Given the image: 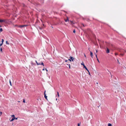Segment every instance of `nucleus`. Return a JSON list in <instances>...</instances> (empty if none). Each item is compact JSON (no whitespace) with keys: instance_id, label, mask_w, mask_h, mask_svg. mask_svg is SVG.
Returning <instances> with one entry per match:
<instances>
[{"instance_id":"f257e3e1","label":"nucleus","mask_w":126,"mask_h":126,"mask_svg":"<svg viewBox=\"0 0 126 126\" xmlns=\"http://www.w3.org/2000/svg\"><path fill=\"white\" fill-rule=\"evenodd\" d=\"M7 19H0V22H4L5 23H7Z\"/></svg>"},{"instance_id":"f03ea898","label":"nucleus","mask_w":126,"mask_h":126,"mask_svg":"<svg viewBox=\"0 0 126 126\" xmlns=\"http://www.w3.org/2000/svg\"><path fill=\"white\" fill-rule=\"evenodd\" d=\"M108 45H107V46H108V47H107V50H106V52L107 53H109L110 52V50L108 48V47H109V48H110V44H109Z\"/></svg>"},{"instance_id":"7ed1b4c3","label":"nucleus","mask_w":126,"mask_h":126,"mask_svg":"<svg viewBox=\"0 0 126 126\" xmlns=\"http://www.w3.org/2000/svg\"><path fill=\"white\" fill-rule=\"evenodd\" d=\"M81 64L83 66V68H84L85 69L87 70L88 72H89V70L87 69V68L85 66L83 63H81Z\"/></svg>"},{"instance_id":"20e7f679","label":"nucleus","mask_w":126,"mask_h":126,"mask_svg":"<svg viewBox=\"0 0 126 126\" xmlns=\"http://www.w3.org/2000/svg\"><path fill=\"white\" fill-rule=\"evenodd\" d=\"M12 117L13 118H12V119L10 120L11 121H12L14 120L15 119V117L14 115H12Z\"/></svg>"},{"instance_id":"39448f33","label":"nucleus","mask_w":126,"mask_h":126,"mask_svg":"<svg viewBox=\"0 0 126 126\" xmlns=\"http://www.w3.org/2000/svg\"><path fill=\"white\" fill-rule=\"evenodd\" d=\"M27 25H20L19 26V27L20 28H22L24 27H26L27 26Z\"/></svg>"},{"instance_id":"423d86ee","label":"nucleus","mask_w":126,"mask_h":126,"mask_svg":"<svg viewBox=\"0 0 126 126\" xmlns=\"http://www.w3.org/2000/svg\"><path fill=\"white\" fill-rule=\"evenodd\" d=\"M31 64L32 66L36 65L35 63H33V62L32 61H31Z\"/></svg>"},{"instance_id":"0eeeda50","label":"nucleus","mask_w":126,"mask_h":126,"mask_svg":"<svg viewBox=\"0 0 126 126\" xmlns=\"http://www.w3.org/2000/svg\"><path fill=\"white\" fill-rule=\"evenodd\" d=\"M45 93L46 91H45L44 92V97L46 99H47V96L46 95Z\"/></svg>"},{"instance_id":"6e6552de","label":"nucleus","mask_w":126,"mask_h":126,"mask_svg":"<svg viewBox=\"0 0 126 126\" xmlns=\"http://www.w3.org/2000/svg\"><path fill=\"white\" fill-rule=\"evenodd\" d=\"M69 58H70V59L72 60V61H73V60H74L75 58H73L72 57V56H70L69 57Z\"/></svg>"},{"instance_id":"1a4fd4ad","label":"nucleus","mask_w":126,"mask_h":126,"mask_svg":"<svg viewBox=\"0 0 126 126\" xmlns=\"http://www.w3.org/2000/svg\"><path fill=\"white\" fill-rule=\"evenodd\" d=\"M70 22L71 23V24L73 25L75 24V23L73 21L70 20Z\"/></svg>"},{"instance_id":"9d476101","label":"nucleus","mask_w":126,"mask_h":126,"mask_svg":"<svg viewBox=\"0 0 126 126\" xmlns=\"http://www.w3.org/2000/svg\"><path fill=\"white\" fill-rule=\"evenodd\" d=\"M57 95H56V97H57V98H58L59 97V93L58 92H57Z\"/></svg>"},{"instance_id":"9b49d317","label":"nucleus","mask_w":126,"mask_h":126,"mask_svg":"<svg viewBox=\"0 0 126 126\" xmlns=\"http://www.w3.org/2000/svg\"><path fill=\"white\" fill-rule=\"evenodd\" d=\"M35 5L38 6V5H40V4L39 3H35Z\"/></svg>"},{"instance_id":"f8f14e48","label":"nucleus","mask_w":126,"mask_h":126,"mask_svg":"<svg viewBox=\"0 0 126 126\" xmlns=\"http://www.w3.org/2000/svg\"><path fill=\"white\" fill-rule=\"evenodd\" d=\"M39 64V65H43V66H44V63H43V62L42 61L41 62V64Z\"/></svg>"},{"instance_id":"ddd939ff","label":"nucleus","mask_w":126,"mask_h":126,"mask_svg":"<svg viewBox=\"0 0 126 126\" xmlns=\"http://www.w3.org/2000/svg\"><path fill=\"white\" fill-rule=\"evenodd\" d=\"M90 55L93 58V53L92 52H90Z\"/></svg>"},{"instance_id":"4468645a","label":"nucleus","mask_w":126,"mask_h":126,"mask_svg":"<svg viewBox=\"0 0 126 126\" xmlns=\"http://www.w3.org/2000/svg\"><path fill=\"white\" fill-rule=\"evenodd\" d=\"M95 53V55L96 56V57L97 58V60L98 61V62H99V61L98 60V59L97 58V54H96Z\"/></svg>"},{"instance_id":"2eb2a0df","label":"nucleus","mask_w":126,"mask_h":126,"mask_svg":"<svg viewBox=\"0 0 126 126\" xmlns=\"http://www.w3.org/2000/svg\"><path fill=\"white\" fill-rule=\"evenodd\" d=\"M81 27H84L85 26L84 25V24L83 23H81Z\"/></svg>"},{"instance_id":"dca6fc26","label":"nucleus","mask_w":126,"mask_h":126,"mask_svg":"<svg viewBox=\"0 0 126 126\" xmlns=\"http://www.w3.org/2000/svg\"><path fill=\"white\" fill-rule=\"evenodd\" d=\"M40 1L42 3H43L44 2V0H40Z\"/></svg>"},{"instance_id":"f3484780","label":"nucleus","mask_w":126,"mask_h":126,"mask_svg":"<svg viewBox=\"0 0 126 126\" xmlns=\"http://www.w3.org/2000/svg\"><path fill=\"white\" fill-rule=\"evenodd\" d=\"M69 21V20H68V17H67V19H65V21L66 22H67V21Z\"/></svg>"},{"instance_id":"a211bd4d","label":"nucleus","mask_w":126,"mask_h":126,"mask_svg":"<svg viewBox=\"0 0 126 126\" xmlns=\"http://www.w3.org/2000/svg\"><path fill=\"white\" fill-rule=\"evenodd\" d=\"M35 62L36 63L37 65H39V64H38V63L37 62V61H35Z\"/></svg>"},{"instance_id":"6ab92c4d","label":"nucleus","mask_w":126,"mask_h":126,"mask_svg":"<svg viewBox=\"0 0 126 126\" xmlns=\"http://www.w3.org/2000/svg\"><path fill=\"white\" fill-rule=\"evenodd\" d=\"M0 52H3V51H2V48L1 47L0 48Z\"/></svg>"},{"instance_id":"aec40b11","label":"nucleus","mask_w":126,"mask_h":126,"mask_svg":"<svg viewBox=\"0 0 126 126\" xmlns=\"http://www.w3.org/2000/svg\"><path fill=\"white\" fill-rule=\"evenodd\" d=\"M108 126H112V125L110 123L108 124Z\"/></svg>"},{"instance_id":"412c9836","label":"nucleus","mask_w":126,"mask_h":126,"mask_svg":"<svg viewBox=\"0 0 126 126\" xmlns=\"http://www.w3.org/2000/svg\"><path fill=\"white\" fill-rule=\"evenodd\" d=\"M3 31V30L2 28H0V32H2Z\"/></svg>"},{"instance_id":"4be33fe9","label":"nucleus","mask_w":126,"mask_h":126,"mask_svg":"<svg viewBox=\"0 0 126 126\" xmlns=\"http://www.w3.org/2000/svg\"><path fill=\"white\" fill-rule=\"evenodd\" d=\"M67 65H68L69 68L70 69V64H67Z\"/></svg>"},{"instance_id":"5701e85b","label":"nucleus","mask_w":126,"mask_h":126,"mask_svg":"<svg viewBox=\"0 0 126 126\" xmlns=\"http://www.w3.org/2000/svg\"><path fill=\"white\" fill-rule=\"evenodd\" d=\"M9 82H10V85L11 86H12V84H11V80H9Z\"/></svg>"},{"instance_id":"b1692460","label":"nucleus","mask_w":126,"mask_h":126,"mask_svg":"<svg viewBox=\"0 0 126 126\" xmlns=\"http://www.w3.org/2000/svg\"><path fill=\"white\" fill-rule=\"evenodd\" d=\"M23 103H25V100L24 99L23 100Z\"/></svg>"},{"instance_id":"393cba45","label":"nucleus","mask_w":126,"mask_h":126,"mask_svg":"<svg viewBox=\"0 0 126 126\" xmlns=\"http://www.w3.org/2000/svg\"><path fill=\"white\" fill-rule=\"evenodd\" d=\"M3 44V43H0V47Z\"/></svg>"},{"instance_id":"a878e982","label":"nucleus","mask_w":126,"mask_h":126,"mask_svg":"<svg viewBox=\"0 0 126 126\" xmlns=\"http://www.w3.org/2000/svg\"><path fill=\"white\" fill-rule=\"evenodd\" d=\"M73 32L74 33H75L76 32L75 30L74 29L73 31Z\"/></svg>"},{"instance_id":"bb28decb","label":"nucleus","mask_w":126,"mask_h":126,"mask_svg":"<svg viewBox=\"0 0 126 126\" xmlns=\"http://www.w3.org/2000/svg\"><path fill=\"white\" fill-rule=\"evenodd\" d=\"M3 42H4V40L3 39H2V41H1L2 43H3Z\"/></svg>"},{"instance_id":"cd10ccee","label":"nucleus","mask_w":126,"mask_h":126,"mask_svg":"<svg viewBox=\"0 0 126 126\" xmlns=\"http://www.w3.org/2000/svg\"><path fill=\"white\" fill-rule=\"evenodd\" d=\"M6 44H7L8 45H9V43L7 41H6Z\"/></svg>"},{"instance_id":"c85d7f7f","label":"nucleus","mask_w":126,"mask_h":126,"mask_svg":"<svg viewBox=\"0 0 126 126\" xmlns=\"http://www.w3.org/2000/svg\"><path fill=\"white\" fill-rule=\"evenodd\" d=\"M120 55H121L122 56H123L124 55V54H121Z\"/></svg>"},{"instance_id":"c756f323","label":"nucleus","mask_w":126,"mask_h":126,"mask_svg":"<svg viewBox=\"0 0 126 126\" xmlns=\"http://www.w3.org/2000/svg\"><path fill=\"white\" fill-rule=\"evenodd\" d=\"M115 56H116V55H118V54L117 53H115Z\"/></svg>"},{"instance_id":"7c9ffc66","label":"nucleus","mask_w":126,"mask_h":126,"mask_svg":"<svg viewBox=\"0 0 126 126\" xmlns=\"http://www.w3.org/2000/svg\"><path fill=\"white\" fill-rule=\"evenodd\" d=\"M80 124H79V123H78V126H80Z\"/></svg>"},{"instance_id":"2f4dec72","label":"nucleus","mask_w":126,"mask_h":126,"mask_svg":"<svg viewBox=\"0 0 126 126\" xmlns=\"http://www.w3.org/2000/svg\"><path fill=\"white\" fill-rule=\"evenodd\" d=\"M68 60L70 61V62L71 61V60L70 59H68Z\"/></svg>"},{"instance_id":"473e14b6","label":"nucleus","mask_w":126,"mask_h":126,"mask_svg":"<svg viewBox=\"0 0 126 126\" xmlns=\"http://www.w3.org/2000/svg\"><path fill=\"white\" fill-rule=\"evenodd\" d=\"M110 45L112 46V47H113V45H112V44H110Z\"/></svg>"},{"instance_id":"72a5a7b5","label":"nucleus","mask_w":126,"mask_h":126,"mask_svg":"<svg viewBox=\"0 0 126 126\" xmlns=\"http://www.w3.org/2000/svg\"><path fill=\"white\" fill-rule=\"evenodd\" d=\"M88 72V73H89V75H90V72H89H89Z\"/></svg>"},{"instance_id":"f704fd0d","label":"nucleus","mask_w":126,"mask_h":126,"mask_svg":"<svg viewBox=\"0 0 126 126\" xmlns=\"http://www.w3.org/2000/svg\"><path fill=\"white\" fill-rule=\"evenodd\" d=\"M45 70V69L44 68H43V69H42V70Z\"/></svg>"},{"instance_id":"c9c22d12","label":"nucleus","mask_w":126,"mask_h":126,"mask_svg":"<svg viewBox=\"0 0 126 126\" xmlns=\"http://www.w3.org/2000/svg\"><path fill=\"white\" fill-rule=\"evenodd\" d=\"M45 69L46 70V71H47V70L45 68Z\"/></svg>"},{"instance_id":"e433bc0d","label":"nucleus","mask_w":126,"mask_h":126,"mask_svg":"<svg viewBox=\"0 0 126 126\" xmlns=\"http://www.w3.org/2000/svg\"><path fill=\"white\" fill-rule=\"evenodd\" d=\"M67 61H68V60H65V62H67Z\"/></svg>"},{"instance_id":"4c0bfd02","label":"nucleus","mask_w":126,"mask_h":126,"mask_svg":"<svg viewBox=\"0 0 126 126\" xmlns=\"http://www.w3.org/2000/svg\"><path fill=\"white\" fill-rule=\"evenodd\" d=\"M28 1H29L31 2V0H28Z\"/></svg>"},{"instance_id":"58836bf2","label":"nucleus","mask_w":126,"mask_h":126,"mask_svg":"<svg viewBox=\"0 0 126 126\" xmlns=\"http://www.w3.org/2000/svg\"><path fill=\"white\" fill-rule=\"evenodd\" d=\"M41 62H40V63H38V64H41Z\"/></svg>"},{"instance_id":"ea45409f","label":"nucleus","mask_w":126,"mask_h":126,"mask_svg":"<svg viewBox=\"0 0 126 126\" xmlns=\"http://www.w3.org/2000/svg\"><path fill=\"white\" fill-rule=\"evenodd\" d=\"M17 118H15V119L16 120H17Z\"/></svg>"},{"instance_id":"a19ab883","label":"nucleus","mask_w":126,"mask_h":126,"mask_svg":"<svg viewBox=\"0 0 126 126\" xmlns=\"http://www.w3.org/2000/svg\"><path fill=\"white\" fill-rule=\"evenodd\" d=\"M96 52L97 53V52H98V51L96 50Z\"/></svg>"},{"instance_id":"79ce46f5","label":"nucleus","mask_w":126,"mask_h":126,"mask_svg":"<svg viewBox=\"0 0 126 126\" xmlns=\"http://www.w3.org/2000/svg\"><path fill=\"white\" fill-rule=\"evenodd\" d=\"M0 112V113H1H1H2V112Z\"/></svg>"},{"instance_id":"37998d69","label":"nucleus","mask_w":126,"mask_h":126,"mask_svg":"<svg viewBox=\"0 0 126 126\" xmlns=\"http://www.w3.org/2000/svg\"><path fill=\"white\" fill-rule=\"evenodd\" d=\"M1 27V25L0 26V27Z\"/></svg>"},{"instance_id":"c03bdc74","label":"nucleus","mask_w":126,"mask_h":126,"mask_svg":"<svg viewBox=\"0 0 126 126\" xmlns=\"http://www.w3.org/2000/svg\"><path fill=\"white\" fill-rule=\"evenodd\" d=\"M56 100H57V98H56Z\"/></svg>"},{"instance_id":"a18cd8bd","label":"nucleus","mask_w":126,"mask_h":126,"mask_svg":"<svg viewBox=\"0 0 126 126\" xmlns=\"http://www.w3.org/2000/svg\"><path fill=\"white\" fill-rule=\"evenodd\" d=\"M63 11L64 12H65V11L63 10Z\"/></svg>"},{"instance_id":"49530a36","label":"nucleus","mask_w":126,"mask_h":126,"mask_svg":"<svg viewBox=\"0 0 126 126\" xmlns=\"http://www.w3.org/2000/svg\"><path fill=\"white\" fill-rule=\"evenodd\" d=\"M84 56H85V57H86V55H85V54H84Z\"/></svg>"},{"instance_id":"de8ad7c7","label":"nucleus","mask_w":126,"mask_h":126,"mask_svg":"<svg viewBox=\"0 0 126 126\" xmlns=\"http://www.w3.org/2000/svg\"><path fill=\"white\" fill-rule=\"evenodd\" d=\"M117 61H118V63H119V62H118V60H117Z\"/></svg>"},{"instance_id":"09e8293b","label":"nucleus","mask_w":126,"mask_h":126,"mask_svg":"<svg viewBox=\"0 0 126 126\" xmlns=\"http://www.w3.org/2000/svg\"><path fill=\"white\" fill-rule=\"evenodd\" d=\"M96 84H98V83L97 82V83H96Z\"/></svg>"},{"instance_id":"8fccbe9b","label":"nucleus","mask_w":126,"mask_h":126,"mask_svg":"<svg viewBox=\"0 0 126 126\" xmlns=\"http://www.w3.org/2000/svg\"><path fill=\"white\" fill-rule=\"evenodd\" d=\"M112 76L111 75V78H112Z\"/></svg>"}]
</instances>
